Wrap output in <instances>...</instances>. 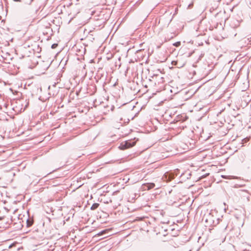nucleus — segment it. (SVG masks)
Listing matches in <instances>:
<instances>
[{"instance_id":"nucleus-8","label":"nucleus","mask_w":251,"mask_h":251,"mask_svg":"<svg viewBox=\"0 0 251 251\" xmlns=\"http://www.w3.org/2000/svg\"><path fill=\"white\" fill-rule=\"evenodd\" d=\"M180 45H181V43L179 41L176 42L173 44V45L176 47H179V46H180Z\"/></svg>"},{"instance_id":"nucleus-15","label":"nucleus","mask_w":251,"mask_h":251,"mask_svg":"<svg viewBox=\"0 0 251 251\" xmlns=\"http://www.w3.org/2000/svg\"><path fill=\"white\" fill-rule=\"evenodd\" d=\"M187 119H188V118L186 117V118L185 119L183 120L182 121H184L186 120Z\"/></svg>"},{"instance_id":"nucleus-2","label":"nucleus","mask_w":251,"mask_h":251,"mask_svg":"<svg viewBox=\"0 0 251 251\" xmlns=\"http://www.w3.org/2000/svg\"><path fill=\"white\" fill-rule=\"evenodd\" d=\"M172 21V19L170 18L169 16L165 15L160 18L159 23L163 24L164 26H168Z\"/></svg>"},{"instance_id":"nucleus-4","label":"nucleus","mask_w":251,"mask_h":251,"mask_svg":"<svg viewBox=\"0 0 251 251\" xmlns=\"http://www.w3.org/2000/svg\"><path fill=\"white\" fill-rule=\"evenodd\" d=\"M160 81H158V84H161V85L160 86L159 89H157V91H156L157 92H160L163 89V78L162 77H160Z\"/></svg>"},{"instance_id":"nucleus-13","label":"nucleus","mask_w":251,"mask_h":251,"mask_svg":"<svg viewBox=\"0 0 251 251\" xmlns=\"http://www.w3.org/2000/svg\"><path fill=\"white\" fill-rule=\"evenodd\" d=\"M174 178V176H171L170 177V179H172Z\"/></svg>"},{"instance_id":"nucleus-10","label":"nucleus","mask_w":251,"mask_h":251,"mask_svg":"<svg viewBox=\"0 0 251 251\" xmlns=\"http://www.w3.org/2000/svg\"><path fill=\"white\" fill-rule=\"evenodd\" d=\"M193 3H191L189 4L188 5V8H192V6H193Z\"/></svg>"},{"instance_id":"nucleus-1","label":"nucleus","mask_w":251,"mask_h":251,"mask_svg":"<svg viewBox=\"0 0 251 251\" xmlns=\"http://www.w3.org/2000/svg\"><path fill=\"white\" fill-rule=\"evenodd\" d=\"M136 144V142L132 139L126 140L122 142L119 147L121 150H125L133 147Z\"/></svg>"},{"instance_id":"nucleus-11","label":"nucleus","mask_w":251,"mask_h":251,"mask_svg":"<svg viewBox=\"0 0 251 251\" xmlns=\"http://www.w3.org/2000/svg\"><path fill=\"white\" fill-rule=\"evenodd\" d=\"M191 176V173H189L188 175V176L187 177V179L189 178Z\"/></svg>"},{"instance_id":"nucleus-5","label":"nucleus","mask_w":251,"mask_h":251,"mask_svg":"<svg viewBox=\"0 0 251 251\" xmlns=\"http://www.w3.org/2000/svg\"><path fill=\"white\" fill-rule=\"evenodd\" d=\"M33 223V221L32 219H27L26 220V226L27 227L31 226Z\"/></svg>"},{"instance_id":"nucleus-3","label":"nucleus","mask_w":251,"mask_h":251,"mask_svg":"<svg viewBox=\"0 0 251 251\" xmlns=\"http://www.w3.org/2000/svg\"><path fill=\"white\" fill-rule=\"evenodd\" d=\"M155 185L154 183H146L142 185V188L144 190H149L153 188Z\"/></svg>"},{"instance_id":"nucleus-14","label":"nucleus","mask_w":251,"mask_h":251,"mask_svg":"<svg viewBox=\"0 0 251 251\" xmlns=\"http://www.w3.org/2000/svg\"><path fill=\"white\" fill-rule=\"evenodd\" d=\"M222 176L224 178H226L227 177V176Z\"/></svg>"},{"instance_id":"nucleus-7","label":"nucleus","mask_w":251,"mask_h":251,"mask_svg":"<svg viewBox=\"0 0 251 251\" xmlns=\"http://www.w3.org/2000/svg\"><path fill=\"white\" fill-rule=\"evenodd\" d=\"M79 0H72V2L71 3H70L69 5H73L74 4H75V5H77L78 3H77V2Z\"/></svg>"},{"instance_id":"nucleus-12","label":"nucleus","mask_w":251,"mask_h":251,"mask_svg":"<svg viewBox=\"0 0 251 251\" xmlns=\"http://www.w3.org/2000/svg\"><path fill=\"white\" fill-rule=\"evenodd\" d=\"M13 1L15 2H21V0H13Z\"/></svg>"},{"instance_id":"nucleus-16","label":"nucleus","mask_w":251,"mask_h":251,"mask_svg":"<svg viewBox=\"0 0 251 251\" xmlns=\"http://www.w3.org/2000/svg\"><path fill=\"white\" fill-rule=\"evenodd\" d=\"M177 120H178V121H180V120H181L179 119V118H178V119Z\"/></svg>"},{"instance_id":"nucleus-6","label":"nucleus","mask_w":251,"mask_h":251,"mask_svg":"<svg viewBox=\"0 0 251 251\" xmlns=\"http://www.w3.org/2000/svg\"><path fill=\"white\" fill-rule=\"evenodd\" d=\"M99 205L98 203H94L92 204L90 209L92 210H95L99 207Z\"/></svg>"},{"instance_id":"nucleus-9","label":"nucleus","mask_w":251,"mask_h":251,"mask_svg":"<svg viewBox=\"0 0 251 251\" xmlns=\"http://www.w3.org/2000/svg\"><path fill=\"white\" fill-rule=\"evenodd\" d=\"M57 46H58V44H57V43H54V44H53L51 45V48L52 49H55Z\"/></svg>"},{"instance_id":"nucleus-17","label":"nucleus","mask_w":251,"mask_h":251,"mask_svg":"<svg viewBox=\"0 0 251 251\" xmlns=\"http://www.w3.org/2000/svg\"><path fill=\"white\" fill-rule=\"evenodd\" d=\"M129 119H127V123H128V122H129Z\"/></svg>"}]
</instances>
